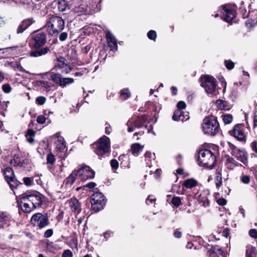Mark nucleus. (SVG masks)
<instances>
[{"label": "nucleus", "mask_w": 257, "mask_h": 257, "mask_svg": "<svg viewBox=\"0 0 257 257\" xmlns=\"http://www.w3.org/2000/svg\"><path fill=\"white\" fill-rule=\"evenodd\" d=\"M34 47L36 50L32 51L30 52V56L32 57H40L44 55L50 51V49L49 47H45L39 49L42 47L46 43V37L44 33H39L35 34L34 36Z\"/></svg>", "instance_id": "f257e3e1"}, {"label": "nucleus", "mask_w": 257, "mask_h": 257, "mask_svg": "<svg viewBox=\"0 0 257 257\" xmlns=\"http://www.w3.org/2000/svg\"><path fill=\"white\" fill-rule=\"evenodd\" d=\"M65 26L64 20L60 17L53 16L49 18L46 24L47 30L49 35H57Z\"/></svg>", "instance_id": "f03ea898"}, {"label": "nucleus", "mask_w": 257, "mask_h": 257, "mask_svg": "<svg viewBox=\"0 0 257 257\" xmlns=\"http://www.w3.org/2000/svg\"><path fill=\"white\" fill-rule=\"evenodd\" d=\"M203 132L205 134L214 136L219 131V124L217 118L214 116L206 117L202 124Z\"/></svg>", "instance_id": "7ed1b4c3"}, {"label": "nucleus", "mask_w": 257, "mask_h": 257, "mask_svg": "<svg viewBox=\"0 0 257 257\" xmlns=\"http://www.w3.org/2000/svg\"><path fill=\"white\" fill-rule=\"evenodd\" d=\"M198 161L202 166L212 168L215 165L216 158L210 150L203 149L199 152Z\"/></svg>", "instance_id": "20e7f679"}, {"label": "nucleus", "mask_w": 257, "mask_h": 257, "mask_svg": "<svg viewBox=\"0 0 257 257\" xmlns=\"http://www.w3.org/2000/svg\"><path fill=\"white\" fill-rule=\"evenodd\" d=\"M228 145L231 155L244 165H247L248 154L245 149L238 148L230 142L228 143Z\"/></svg>", "instance_id": "39448f33"}, {"label": "nucleus", "mask_w": 257, "mask_h": 257, "mask_svg": "<svg viewBox=\"0 0 257 257\" xmlns=\"http://www.w3.org/2000/svg\"><path fill=\"white\" fill-rule=\"evenodd\" d=\"M94 145L96 146L94 150L95 154L98 156H102L109 151L110 148L109 139L103 136L95 143Z\"/></svg>", "instance_id": "423d86ee"}, {"label": "nucleus", "mask_w": 257, "mask_h": 257, "mask_svg": "<svg viewBox=\"0 0 257 257\" xmlns=\"http://www.w3.org/2000/svg\"><path fill=\"white\" fill-rule=\"evenodd\" d=\"M201 86L205 89L208 94H212L216 90V80L212 76L203 75L200 77Z\"/></svg>", "instance_id": "0eeeda50"}, {"label": "nucleus", "mask_w": 257, "mask_h": 257, "mask_svg": "<svg viewBox=\"0 0 257 257\" xmlns=\"http://www.w3.org/2000/svg\"><path fill=\"white\" fill-rule=\"evenodd\" d=\"M91 203L92 207L95 211H99L103 209L105 204V201L103 194L96 192L91 196Z\"/></svg>", "instance_id": "6e6552de"}, {"label": "nucleus", "mask_w": 257, "mask_h": 257, "mask_svg": "<svg viewBox=\"0 0 257 257\" xmlns=\"http://www.w3.org/2000/svg\"><path fill=\"white\" fill-rule=\"evenodd\" d=\"M32 223L35 226L42 228L47 226L49 224V220L47 214L37 213L33 215L31 218Z\"/></svg>", "instance_id": "1a4fd4ad"}, {"label": "nucleus", "mask_w": 257, "mask_h": 257, "mask_svg": "<svg viewBox=\"0 0 257 257\" xmlns=\"http://www.w3.org/2000/svg\"><path fill=\"white\" fill-rule=\"evenodd\" d=\"M51 80L56 84H58L62 88L67 85L72 84L74 80L72 78H63L60 73H53L51 75Z\"/></svg>", "instance_id": "9d476101"}, {"label": "nucleus", "mask_w": 257, "mask_h": 257, "mask_svg": "<svg viewBox=\"0 0 257 257\" xmlns=\"http://www.w3.org/2000/svg\"><path fill=\"white\" fill-rule=\"evenodd\" d=\"M76 175L81 180L85 181L94 178L95 172L89 166H84L77 170Z\"/></svg>", "instance_id": "9b49d317"}, {"label": "nucleus", "mask_w": 257, "mask_h": 257, "mask_svg": "<svg viewBox=\"0 0 257 257\" xmlns=\"http://www.w3.org/2000/svg\"><path fill=\"white\" fill-rule=\"evenodd\" d=\"M243 129L244 127L241 124H237L229 133L231 136H233L238 141H245L246 140V136Z\"/></svg>", "instance_id": "f8f14e48"}, {"label": "nucleus", "mask_w": 257, "mask_h": 257, "mask_svg": "<svg viewBox=\"0 0 257 257\" xmlns=\"http://www.w3.org/2000/svg\"><path fill=\"white\" fill-rule=\"evenodd\" d=\"M25 194L28 198V201L30 202L35 208L40 207L42 204V195L38 192Z\"/></svg>", "instance_id": "ddd939ff"}, {"label": "nucleus", "mask_w": 257, "mask_h": 257, "mask_svg": "<svg viewBox=\"0 0 257 257\" xmlns=\"http://www.w3.org/2000/svg\"><path fill=\"white\" fill-rule=\"evenodd\" d=\"M221 13L223 14V20L227 22H231L235 17V11L226 5L222 6Z\"/></svg>", "instance_id": "4468645a"}, {"label": "nucleus", "mask_w": 257, "mask_h": 257, "mask_svg": "<svg viewBox=\"0 0 257 257\" xmlns=\"http://www.w3.org/2000/svg\"><path fill=\"white\" fill-rule=\"evenodd\" d=\"M21 199V207L23 211L29 213L35 209L30 202L28 201V198L25 194L22 196Z\"/></svg>", "instance_id": "2eb2a0df"}, {"label": "nucleus", "mask_w": 257, "mask_h": 257, "mask_svg": "<svg viewBox=\"0 0 257 257\" xmlns=\"http://www.w3.org/2000/svg\"><path fill=\"white\" fill-rule=\"evenodd\" d=\"M52 138L54 140L56 149L60 151H63L66 147L64 138L60 136L59 133L56 134Z\"/></svg>", "instance_id": "dca6fc26"}, {"label": "nucleus", "mask_w": 257, "mask_h": 257, "mask_svg": "<svg viewBox=\"0 0 257 257\" xmlns=\"http://www.w3.org/2000/svg\"><path fill=\"white\" fill-rule=\"evenodd\" d=\"M63 166V163L61 162L60 164H58L55 166L51 165L50 166H47V168L49 171L53 174V175L58 177H62Z\"/></svg>", "instance_id": "f3484780"}, {"label": "nucleus", "mask_w": 257, "mask_h": 257, "mask_svg": "<svg viewBox=\"0 0 257 257\" xmlns=\"http://www.w3.org/2000/svg\"><path fill=\"white\" fill-rule=\"evenodd\" d=\"M68 204L72 211L76 214H78L81 211L80 204L77 199L71 198L68 201Z\"/></svg>", "instance_id": "a211bd4d"}, {"label": "nucleus", "mask_w": 257, "mask_h": 257, "mask_svg": "<svg viewBox=\"0 0 257 257\" xmlns=\"http://www.w3.org/2000/svg\"><path fill=\"white\" fill-rule=\"evenodd\" d=\"M106 39L108 47L111 51H116L117 49V41L114 36L109 32L106 34Z\"/></svg>", "instance_id": "6ab92c4d"}, {"label": "nucleus", "mask_w": 257, "mask_h": 257, "mask_svg": "<svg viewBox=\"0 0 257 257\" xmlns=\"http://www.w3.org/2000/svg\"><path fill=\"white\" fill-rule=\"evenodd\" d=\"M209 257H225V253L218 246H214L210 251Z\"/></svg>", "instance_id": "aec40b11"}, {"label": "nucleus", "mask_w": 257, "mask_h": 257, "mask_svg": "<svg viewBox=\"0 0 257 257\" xmlns=\"http://www.w3.org/2000/svg\"><path fill=\"white\" fill-rule=\"evenodd\" d=\"M144 146L139 143L133 144L131 146V151L133 155L138 156L139 153L142 151Z\"/></svg>", "instance_id": "412c9836"}, {"label": "nucleus", "mask_w": 257, "mask_h": 257, "mask_svg": "<svg viewBox=\"0 0 257 257\" xmlns=\"http://www.w3.org/2000/svg\"><path fill=\"white\" fill-rule=\"evenodd\" d=\"M198 185V182L193 178L188 179L185 180L183 186L188 189H191Z\"/></svg>", "instance_id": "4be33fe9"}, {"label": "nucleus", "mask_w": 257, "mask_h": 257, "mask_svg": "<svg viewBox=\"0 0 257 257\" xmlns=\"http://www.w3.org/2000/svg\"><path fill=\"white\" fill-rule=\"evenodd\" d=\"M10 220V217L6 213H0V228L4 227V225Z\"/></svg>", "instance_id": "5701e85b"}, {"label": "nucleus", "mask_w": 257, "mask_h": 257, "mask_svg": "<svg viewBox=\"0 0 257 257\" xmlns=\"http://www.w3.org/2000/svg\"><path fill=\"white\" fill-rule=\"evenodd\" d=\"M216 186L217 188H219L222 185V169L221 168H217L216 170Z\"/></svg>", "instance_id": "b1692460"}, {"label": "nucleus", "mask_w": 257, "mask_h": 257, "mask_svg": "<svg viewBox=\"0 0 257 257\" xmlns=\"http://www.w3.org/2000/svg\"><path fill=\"white\" fill-rule=\"evenodd\" d=\"M4 176L7 181L15 177L14 171L10 167H7L5 169Z\"/></svg>", "instance_id": "393cba45"}, {"label": "nucleus", "mask_w": 257, "mask_h": 257, "mask_svg": "<svg viewBox=\"0 0 257 257\" xmlns=\"http://www.w3.org/2000/svg\"><path fill=\"white\" fill-rule=\"evenodd\" d=\"M146 119L144 116L138 117L135 120L133 121V125L135 127L142 128L143 126V123L145 122Z\"/></svg>", "instance_id": "a878e982"}, {"label": "nucleus", "mask_w": 257, "mask_h": 257, "mask_svg": "<svg viewBox=\"0 0 257 257\" xmlns=\"http://www.w3.org/2000/svg\"><path fill=\"white\" fill-rule=\"evenodd\" d=\"M256 248L250 245L246 246V257H255L256 255Z\"/></svg>", "instance_id": "bb28decb"}, {"label": "nucleus", "mask_w": 257, "mask_h": 257, "mask_svg": "<svg viewBox=\"0 0 257 257\" xmlns=\"http://www.w3.org/2000/svg\"><path fill=\"white\" fill-rule=\"evenodd\" d=\"M172 118L174 120L178 121L182 120L185 118V117L183 115V111L180 109H177L174 113Z\"/></svg>", "instance_id": "cd10ccee"}, {"label": "nucleus", "mask_w": 257, "mask_h": 257, "mask_svg": "<svg viewBox=\"0 0 257 257\" xmlns=\"http://www.w3.org/2000/svg\"><path fill=\"white\" fill-rule=\"evenodd\" d=\"M7 52L11 53L12 55H17L21 53V48L18 46H13L7 48L6 49Z\"/></svg>", "instance_id": "c85d7f7f"}, {"label": "nucleus", "mask_w": 257, "mask_h": 257, "mask_svg": "<svg viewBox=\"0 0 257 257\" xmlns=\"http://www.w3.org/2000/svg\"><path fill=\"white\" fill-rule=\"evenodd\" d=\"M198 201L202 203V205L206 207L209 205V200L205 194H200L198 197Z\"/></svg>", "instance_id": "c756f323"}, {"label": "nucleus", "mask_w": 257, "mask_h": 257, "mask_svg": "<svg viewBox=\"0 0 257 257\" xmlns=\"http://www.w3.org/2000/svg\"><path fill=\"white\" fill-rule=\"evenodd\" d=\"M8 183L10 185L11 189L14 190V189L17 188V187L20 185L21 184L16 179L15 177L12 178V179L9 180L7 181Z\"/></svg>", "instance_id": "7c9ffc66"}, {"label": "nucleus", "mask_w": 257, "mask_h": 257, "mask_svg": "<svg viewBox=\"0 0 257 257\" xmlns=\"http://www.w3.org/2000/svg\"><path fill=\"white\" fill-rule=\"evenodd\" d=\"M216 103L218 108L221 110H229L230 108L227 106V102L222 100H217Z\"/></svg>", "instance_id": "2f4dec72"}, {"label": "nucleus", "mask_w": 257, "mask_h": 257, "mask_svg": "<svg viewBox=\"0 0 257 257\" xmlns=\"http://www.w3.org/2000/svg\"><path fill=\"white\" fill-rule=\"evenodd\" d=\"M35 133L33 130H29L26 135L27 141L31 144L34 143L33 138L35 136Z\"/></svg>", "instance_id": "473e14b6"}, {"label": "nucleus", "mask_w": 257, "mask_h": 257, "mask_svg": "<svg viewBox=\"0 0 257 257\" xmlns=\"http://www.w3.org/2000/svg\"><path fill=\"white\" fill-rule=\"evenodd\" d=\"M56 159L54 155L52 153H49L47 156V166L51 165L53 166L54 163L55 162Z\"/></svg>", "instance_id": "72a5a7b5"}, {"label": "nucleus", "mask_w": 257, "mask_h": 257, "mask_svg": "<svg viewBox=\"0 0 257 257\" xmlns=\"http://www.w3.org/2000/svg\"><path fill=\"white\" fill-rule=\"evenodd\" d=\"M57 63L56 64V67L59 68H64L65 66H67V64L65 62V59L62 57H60L59 58H58L57 59Z\"/></svg>", "instance_id": "f704fd0d"}, {"label": "nucleus", "mask_w": 257, "mask_h": 257, "mask_svg": "<svg viewBox=\"0 0 257 257\" xmlns=\"http://www.w3.org/2000/svg\"><path fill=\"white\" fill-rule=\"evenodd\" d=\"M76 171H74L72 172V173L71 174H70L68 176V177L67 178V180H66L67 184L71 185L75 182V181L76 180L75 176H77V175H76Z\"/></svg>", "instance_id": "c9c22d12"}, {"label": "nucleus", "mask_w": 257, "mask_h": 257, "mask_svg": "<svg viewBox=\"0 0 257 257\" xmlns=\"http://www.w3.org/2000/svg\"><path fill=\"white\" fill-rule=\"evenodd\" d=\"M226 161L227 163L231 164L233 167H239L242 166L241 164L237 162L234 158L231 157H228L226 159Z\"/></svg>", "instance_id": "e433bc0d"}, {"label": "nucleus", "mask_w": 257, "mask_h": 257, "mask_svg": "<svg viewBox=\"0 0 257 257\" xmlns=\"http://www.w3.org/2000/svg\"><path fill=\"white\" fill-rule=\"evenodd\" d=\"M10 163L12 165L14 166H22V164H21V159L19 157L15 156L12 160H11Z\"/></svg>", "instance_id": "4c0bfd02"}, {"label": "nucleus", "mask_w": 257, "mask_h": 257, "mask_svg": "<svg viewBox=\"0 0 257 257\" xmlns=\"http://www.w3.org/2000/svg\"><path fill=\"white\" fill-rule=\"evenodd\" d=\"M240 180L241 182L245 185L249 184L250 182V177L249 176L242 174L240 177Z\"/></svg>", "instance_id": "58836bf2"}, {"label": "nucleus", "mask_w": 257, "mask_h": 257, "mask_svg": "<svg viewBox=\"0 0 257 257\" xmlns=\"http://www.w3.org/2000/svg\"><path fill=\"white\" fill-rule=\"evenodd\" d=\"M222 117L225 124H229L232 121V116L231 114H224L222 115Z\"/></svg>", "instance_id": "ea45409f"}, {"label": "nucleus", "mask_w": 257, "mask_h": 257, "mask_svg": "<svg viewBox=\"0 0 257 257\" xmlns=\"http://www.w3.org/2000/svg\"><path fill=\"white\" fill-rule=\"evenodd\" d=\"M67 7L66 3L64 1H62L58 3V8L59 11L64 12Z\"/></svg>", "instance_id": "a19ab883"}, {"label": "nucleus", "mask_w": 257, "mask_h": 257, "mask_svg": "<svg viewBox=\"0 0 257 257\" xmlns=\"http://www.w3.org/2000/svg\"><path fill=\"white\" fill-rule=\"evenodd\" d=\"M33 23V20L32 19H28L24 20L22 22V26L25 27L26 29Z\"/></svg>", "instance_id": "79ce46f5"}, {"label": "nucleus", "mask_w": 257, "mask_h": 257, "mask_svg": "<svg viewBox=\"0 0 257 257\" xmlns=\"http://www.w3.org/2000/svg\"><path fill=\"white\" fill-rule=\"evenodd\" d=\"M172 203L176 207L181 204V199L179 197H173L172 199Z\"/></svg>", "instance_id": "37998d69"}, {"label": "nucleus", "mask_w": 257, "mask_h": 257, "mask_svg": "<svg viewBox=\"0 0 257 257\" xmlns=\"http://www.w3.org/2000/svg\"><path fill=\"white\" fill-rule=\"evenodd\" d=\"M121 96H123L125 99L128 98L131 93L129 91V90L127 88L122 89L120 91Z\"/></svg>", "instance_id": "c03bdc74"}, {"label": "nucleus", "mask_w": 257, "mask_h": 257, "mask_svg": "<svg viewBox=\"0 0 257 257\" xmlns=\"http://www.w3.org/2000/svg\"><path fill=\"white\" fill-rule=\"evenodd\" d=\"M2 90L6 93H10L12 90V87L9 84H5L2 86Z\"/></svg>", "instance_id": "a18cd8bd"}, {"label": "nucleus", "mask_w": 257, "mask_h": 257, "mask_svg": "<svg viewBox=\"0 0 257 257\" xmlns=\"http://www.w3.org/2000/svg\"><path fill=\"white\" fill-rule=\"evenodd\" d=\"M148 37L152 40H155L156 38L157 37V34L155 31L154 30H150L147 34Z\"/></svg>", "instance_id": "49530a36"}, {"label": "nucleus", "mask_w": 257, "mask_h": 257, "mask_svg": "<svg viewBox=\"0 0 257 257\" xmlns=\"http://www.w3.org/2000/svg\"><path fill=\"white\" fill-rule=\"evenodd\" d=\"M225 64L226 67L229 70H231L234 68V63L230 60H225Z\"/></svg>", "instance_id": "de8ad7c7"}, {"label": "nucleus", "mask_w": 257, "mask_h": 257, "mask_svg": "<svg viewBox=\"0 0 257 257\" xmlns=\"http://www.w3.org/2000/svg\"><path fill=\"white\" fill-rule=\"evenodd\" d=\"M24 184L27 186H30L33 182V179L30 177H25L23 178Z\"/></svg>", "instance_id": "09e8293b"}, {"label": "nucleus", "mask_w": 257, "mask_h": 257, "mask_svg": "<svg viewBox=\"0 0 257 257\" xmlns=\"http://www.w3.org/2000/svg\"><path fill=\"white\" fill-rule=\"evenodd\" d=\"M36 102L39 105H43L46 102V98L44 96H38L36 98Z\"/></svg>", "instance_id": "8fccbe9b"}, {"label": "nucleus", "mask_w": 257, "mask_h": 257, "mask_svg": "<svg viewBox=\"0 0 257 257\" xmlns=\"http://www.w3.org/2000/svg\"><path fill=\"white\" fill-rule=\"evenodd\" d=\"M110 165L112 169L116 170L118 167V162L117 160L113 159L110 161Z\"/></svg>", "instance_id": "3c124183"}, {"label": "nucleus", "mask_w": 257, "mask_h": 257, "mask_svg": "<svg viewBox=\"0 0 257 257\" xmlns=\"http://www.w3.org/2000/svg\"><path fill=\"white\" fill-rule=\"evenodd\" d=\"M113 235V232L110 230H108L105 232L103 233V236L105 239L107 240L109 237L112 236Z\"/></svg>", "instance_id": "603ef678"}, {"label": "nucleus", "mask_w": 257, "mask_h": 257, "mask_svg": "<svg viewBox=\"0 0 257 257\" xmlns=\"http://www.w3.org/2000/svg\"><path fill=\"white\" fill-rule=\"evenodd\" d=\"M249 235L253 238H257V230L255 229H251L249 231Z\"/></svg>", "instance_id": "864d4df0"}, {"label": "nucleus", "mask_w": 257, "mask_h": 257, "mask_svg": "<svg viewBox=\"0 0 257 257\" xmlns=\"http://www.w3.org/2000/svg\"><path fill=\"white\" fill-rule=\"evenodd\" d=\"M133 124V121L129 119L127 122L126 125L128 126L127 131L130 133L133 132L134 131V127L132 126Z\"/></svg>", "instance_id": "5fc2aeb1"}, {"label": "nucleus", "mask_w": 257, "mask_h": 257, "mask_svg": "<svg viewBox=\"0 0 257 257\" xmlns=\"http://www.w3.org/2000/svg\"><path fill=\"white\" fill-rule=\"evenodd\" d=\"M73 253L69 249H66L63 252L62 257H72Z\"/></svg>", "instance_id": "6e6d98bb"}, {"label": "nucleus", "mask_w": 257, "mask_h": 257, "mask_svg": "<svg viewBox=\"0 0 257 257\" xmlns=\"http://www.w3.org/2000/svg\"><path fill=\"white\" fill-rule=\"evenodd\" d=\"M252 151L257 154V141H254L250 144Z\"/></svg>", "instance_id": "4d7b16f0"}, {"label": "nucleus", "mask_w": 257, "mask_h": 257, "mask_svg": "<svg viewBox=\"0 0 257 257\" xmlns=\"http://www.w3.org/2000/svg\"><path fill=\"white\" fill-rule=\"evenodd\" d=\"M46 121V118L43 115H39L37 118V121L40 124H43Z\"/></svg>", "instance_id": "13d9d810"}, {"label": "nucleus", "mask_w": 257, "mask_h": 257, "mask_svg": "<svg viewBox=\"0 0 257 257\" xmlns=\"http://www.w3.org/2000/svg\"><path fill=\"white\" fill-rule=\"evenodd\" d=\"M186 106V103L184 101H180L177 103V109L182 110V109H184Z\"/></svg>", "instance_id": "bf43d9fd"}, {"label": "nucleus", "mask_w": 257, "mask_h": 257, "mask_svg": "<svg viewBox=\"0 0 257 257\" xmlns=\"http://www.w3.org/2000/svg\"><path fill=\"white\" fill-rule=\"evenodd\" d=\"M53 231L52 229H47L44 233V236L46 238L50 237L53 235Z\"/></svg>", "instance_id": "052dcab7"}, {"label": "nucleus", "mask_w": 257, "mask_h": 257, "mask_svg": "<svg viewBox=\"0 0 257 257\" xmlns=\"http://www.w3.org/2000/svg\"><path fill=\"white\" fill-rule=\"evenodd\" d=\"M155 201V198L152 195H149L146 199V203L148 205L153 204V202Z\"/></svg>", "instance_id": "680f3d73"}, {"label": "nucleus", "mask_w": 257, "mask_h": 257, "mask_svg": "<svg viewBox=\"0 0 257 257\" xmlns=\"http://www.w3.org/2000/svg\"><path fill=\"white\" fill-rule=\"evenodd\" d=\"M20 3L24 5H27L28 6H32L33 3L32 0H21Z\"/></svg>", "instance_id": "e2e57ef3"}, {"label": "nucleus", "mask_w": 257, "mask_h": 257, "mask_svg": "<svg viewBox=\"0 0 257 257\" xmlns=\"http://www.w3.org/2000/svg\"><path fill=\"white\" fill-rule=\"evenodd\" d=\"M68 35L67 33H62L59 36V40L61 41H64L67 38Z\"/></svg>", "instance_id": "0e129e2a"}, {"label": "nucleus", "mask_w": 257, "mask_h": 257, "mask_svg": "<svg viewBox=\"0 0 257 257\" xmlns=\"http://www.w3.org/2000/svg\"><path fill=\"white\" fill-rule=\"evenodd\" d=\"M227 201L224 198H221L217 200V203L220 205H224L226 204Z\"/></svg>", "instance_id": "69168bd1"}, {"label": "nucleus", "mask_w": 257, "mask_h": 257, "mask_svg": "<svg viewBox=\"0 0 257 257\" xmlns=\"http://www.w3.org/2000/svg\"><path fill=\"white\" fill-rule=\"evenodd\" d=\"M64 69H63V70L62 71V73H65V74H68L71 71L72 69V67H71V66H68L67 67V66H65L64 68H63Z\"/></svg>", "instance_id": "338daca9"}, {"label": "nucleus", "mask_w": 257, "mask_h": 257, "mask_svg": "<svg viewBox=\"0 0 257 257\" xmlns=\"http://www.w3.org/2000/svg\"><path fill=\"white\" fill-rule=\"evenodd\" d=\"M25 30H26L23 26H22V24L21 23L18 27L17 29V33L20 34L23 33Z\"/></svg>", "instance_id": "774afa93"}]
</instances>
